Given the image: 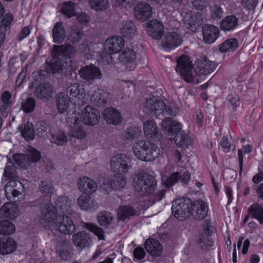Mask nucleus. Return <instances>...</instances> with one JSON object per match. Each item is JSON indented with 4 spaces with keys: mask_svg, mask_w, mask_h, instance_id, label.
Wrapping results in <instances>:
<instances>
[{
    "mask_svg": "<svg viewBox=\"0 0 263 263\" xmlns=\"http://www.w3.org/2000/svg\"><path fill=\"white\" fill-rule=\"evenodd\" d=\"M238 47V41L235 39H229L221 44L219 47V51L222 53L228 51H234Z\"/></svg>",
    "mask_w": 263,
    "mask_h": 263,
    "instance_id": "obj_43",
    "label": "nucleus"
},
{
    "mask_svg": "<svg viewBox=\"0 0 263 263\" xmlns=\"http://www.w3.org/2000/svg\"><path fill=\"white\" fill-rule=\"evenodd\" d=\"M91 8L97 11L105 10L109 7L108 0H89Z\"/></svg>",
    "mask_w": 263,
    "mask_h": 263,
    "instance_id": "obj_51",
    "label": "nucleus"
},
{
    "mask_svg": "<svg viewBox=\"0 0 263 263\" xmlns=\"http://www.w3.org/2000/svg\"><path fill=\"white\" fill-rule=\"evenodd\" d=\"M77 204L81 209L85 211L96 210L98 207V204L93 198L84 194L77 199Z\"/></svg>",
    "mask_w": 263,
    "mask_h": 263,
    "instance_id": "obj_27",
    "label": "nucleus"
},
{
    "mask_svg": "<svg viewBox=\"0 0 263 263\" xmlns=\"http://www.w3.org/2000/svg\"><path fill=\"white\" fill-rule=\"evenodd\" d=\"M78 189L84 194L90 195L97 190V183L90 178L87 176L80 177L77 181Z\"/></svg>",
    "mask_w": 263,
    "mask_h": 263,
    "instance_id": "obj_10",
    "label": "nucleus"
},
{
    "mask_svg": "<svg viewBox=\"0 0 263 263\" xmlns=\"http://www.w3.org/2000/svg\"><path fill=\"white\" fill-rule=\"evenodd\" d=\"M161 126L162 130L168 136H172V134L176 133V132L181 129V125L179 122L172 120L169 117L163 120Z\"/></svg>",
    "mask_w": 263,
    "mask_h": 263,
    "instance_id": "obj_31",
    "label": "nucleus"
},
{
    "mask_svg": "<svg viewBox=\"0 0 263 263\" xmlns=\"http://www.w3.org/2000/svg\"><path fill=\"white\" fill-rule=\"evenodd\" d=\"M182 42V39L178 33H168L162 41V45L164 48L172 50L180 46Z\"/></svg>",
    "mask_w": 263,
    "mask_h": 263,
    "instance_id": "obj_23",
    "label": "nucleus"
},
{
    "mask_svg": "<svg viewBox=\"0 0 263 263\" xmlns=\"http://www.w3.org/2000/svg\"><path fill=\"white\" fill-rule=\"evenodd\" d=\"M191 175L189 172H185L182 175L180 173H174L170 175L165 180V184L167 187H170L174 184L180 179L183 185H187L190 180Z\"/></svg>",
    "mask_w": 263,
    "mask_h": 263,
    "instance_id": "obj_29",
    "label": "nucleus"
},
{
    "mask_svg": "<svg viewBox=\"0 0 263 263\" xmlns=\"http://www.w3.org/2000/svg\"><path fill=\"white\" fill-rule=\"evenodd\" d=\"M144 133L147 138H154L158 135L157 126L154 121H147L144 123Z\"/></svg>",
    "mask_w": 263,
    "mask_h": 263,
    "instance_id": "obj_39",
    "label": "nucleus"
},
{
    "mask_svg": "<svg viewBox=\"0 0 263 263\" xmlns=\"http://www.w3.org/2000/svg\"><path fill=\"white\" fill-rule=\"evenodd\" d=\"M133 149L135 156L144 161H152L160 155V149L156 145L144 140L137 141Z\"/></svg>",
    "mask_w": 263,
    "mask_h": 263,
    "instance_id": "obj_1",
    "label": "nucleus"
},
{
    "mask_svg": "<svg viewBox=\"0 0 263 263\" xmlns=\"http://www.w3.org/2000/svg\"><path fill=\"white\" fill-rule=\"evenodd\" d=\"M238 18L234 15L226 16L220 23V28L224 31L234 30L238 25Z\"/></svg>",
    "mask_w": 263,
    "mask_h": 263,
    "instance_id": "obj_35",
    "label": "nucleus"
},
{
    "mask_svg": "<svg viewBox=\"0 0 263 263\" xmlns=\"http://www.w3.org/2000/svg\"><path fill=\"white\" fill-rule=\"evenodd\" d=\"M193 65L191 58L182 54L177 59L176 70L186 82L190 83L193 82L192 69Z\"/></svg>",
    "mask_w": 263,
    "mask_h": 263,
    "instance_id": "obj_4",
    "label": "nucleus"
},
{
    "mask_svg": "<svg viewBox=\"0 0 263 263\" xmlns=\"http://www.w3.org/2000/svg\"><path fill=\"white\" fill-rule=\"evenodd\" d=\"M72 242L80 250L89 247L92 243L89 233L85 231L77 232L72 235Z\"/></svg>",
    "mask_w": 263,
    "mask_h": 263,
    "instance_id": "obj_12",
    "label": "nucleus"
},
{
    "mask_svg": "<svg viewBox=\"0 0 263 263\" xmlns=\"http://www.w3.org/2000/svg\"><path fill=\"white\" fill-rule=\"evenodd\" d=\"M18 215L16 205L12 203H6L0 209V217L15 219Z\"/></svg>",
    "mask_w": 263,
    "mask_h": 263,
    "instance_id": "obj_30",
    "label": "nucleus"
},
{
    "mask_svg": "<svg viewBox=\"0 0 263 263\" xmlns=\"http://www.w3.org/2000/svg\"><path fill=\"white\" fill-rule=\"evenodd\" d=\"M21 134L27 141L33 140L35 137V133L32 124L29 122L25 124Z\"/></svg>",
    "mask_w": 263,
    "mask_h": 263,
    "instance_id": "obj_49",
    "label": "nucleus"
},
{
    "mask_svg": "<svg viewBox=\"0 0 263 263\" xmlns=\"http://www.w3.org/2000/svg\"><path fill=\"white\" fill-rule=\"evenodd\" d=\"M114 217L112 214L108 212L101 211L97 215V220L99 224L105 228L111 223Z\"/></svg>",
    "mask_w": 263,
    "mask_h": 263,
    "instance_id": "obj_41",
    "label": "nucleus"
},
{
    "mask_svg": "<svg viewBox=\"0 0 263 263\" xmlns=\"http://www.w3.org/2000/svg\"><path fill=\"white\" fill-rule=\"evenodd\" d=\"M11 95L8 91H5L2 95L1 101L3 103L0 110L5 111L12 106V102L10 101Z\"/></svg>",
    "mask_w": 263,
    "mask_h": 263,
    "instance_id": "obj_58",
    "label": "nucleus"
},
{
    "mask_svg": "<svg viewBox=\"0 0 263 263\" xmlns=\"http://www.w3.org/2000/svg\"><path fill=\"white\" fill-rule=\"evenodd\" d=\"M190 214L193 218L198 220L203 219L208 214V208L206 203L202 200L191 202Z\"/></svg>",
    "mask_w": 263,
    "mask_h": 263,
    "instance_id": "obj_11",
    "label": "nucleus"
},
{
    "mask_svg": "<svg viewBox=\"0 0 263 263\" xmlns=\"http://www.w3.org/2000/svg\"><path fill=\"white\" fill-rule=\"evenodd\" d=\"M15 163L22 168H26L29 165L28 159L24 154H15L13 156Z\"/></svg>",
    "mask_w": 263,
    "mask_h": 263,
    "instance_id": "obj_59",
    "label": "nucleus"
},
{
    "mask_svg": "<svg viewBox=\"0 0 263 263\" xmlns=\"http://www.w3.org/2000/svg\"><path fill=\"white\" fill-rule=\"evenodd\" d=\"M67 122L68 123L72 124L71 125L69 131V136L78 139H83L85 137L86 134L85 129L82 125L80 124V120L76 116H72L71 118L67 117Z\"/></svg>",
    "mask_w": 263,
    "mask_h": 263,
    "instance_id": "obj_15",
    "label": "nucleus"
},
{
    "mask_svg": "<svg viewBox=\"0 0 263 263\" xmlns=\"http://www.w3.org/2000/svg\"><path fill=\"white\" fill-rule=\"evenodd\" d=\"M104 120L108 124L118 125L121 122V116L118 111L111 107L105 109L102 112Z\"/></svg>",
    "mask_w": 263,
    "mask_h": 263,
    "instance_id": "obj_26",
    "label": "nucleus"
},
{
    "mask_svg": "<svg viewBox=\"0 0 263 263\" xmlns=\"http://www.w3.org/2000/svg\"><path fill=\"white\" fill-rule=\"evenodd\" d=\"M83 227L96 235L99 240H105L104 231L97 224L91 222H84Z\"/></svg>",
    "mask_w": 263,
    "mask_h": 263,
    "instance_id": "obj_45",
    "label": "nucleus"
},
{
    "mask_svg": "<svg viewBox=\"0 0 263 263\" xmlns=\"http://www.w3.org/2000/svg\"><path fill=\"white\" fill-rule=\"evenodd\" d=\"M199 246L202 249H208L213 246V241L208 235V232L203 233L198 240Z\"/></svg>",
    "mask_w": 263,
    "mask_h": 263,
    "instance_id": "obj_50",
    "label": "nucleus"
},
{
    "mask_svg": "<svg viewBox=\"0 0 263 263\" xmlns=\"http://www.w3.org/2000/svg\"><path fill=\"white\" fill-rule=\"evenodd\" d=\"M24 192V185L20 181L10 180L5 185V193L7 199L11 200L22 195Z\"/></svg>",
    "mask_w": 263,
    "mask_h": 263,
    "instance_id": "obj_9",
    "label": "nucleus"
},
{
    "mask_svg": "<svg viewBox=\"0 0 263 263\" xmlns=\"http://www.w3.org/2000/svg\"><path fill=\"white\" fill-rule=\"evenodd\" d=\"M133 184L136 192L142 195L150 194L155 190L156 181L149 174H138L134 178Z\"/></svg>",
    "mask_w": 263,
    "mask_h": 263,
    "instance_id": "obj_2",
    "label": "nucleus"
},
{
    "mask_svg": "<svg viewBox=\"0 0 263 263\" xmlns=\"http://www.w3.org/2000/svg\"><path fill=\"white\" fill-rule=\"evenodd\" d=\"M191 204L190 199L180 198L175 200L172 208L175 217L180 220L188 217L190 214Z\"/></svg>",
    "mask_w": 263,
    "mask_h": 263,
    "instance_id": "obj_6",
    "label": "nucleus"
},
{
    "mask_svg": "<svg viewBox=\"0 0 263 263\" xmlns=\"http://www.w3.org/2000/svg\"><path fill=\"white\" fill-rule=\"evenodd\" d=\"M136 53L132 49L126 48L119 54V60L125 65L128 70H133L136 67Z\"/></svg>",
    "mask_w": 263,
    "mask_h": 263,
    "instance_id": "obj_18",
    "label": "nucleus"
},
{
    "mask_svg": "<svg viewBox=\"0 0 263 263\" xmlns=\"http://www.w3.org/2000/svg\"><path fill=\"white\" fill-rule=\"evenodd\" d=\"M136 213L135 210L132 207L127 205L120 206L118 211V218L119 220L124 221Z\"/></svg>",
    "mask_w": 263,
    "mask_h": 263,
    "instance_id": "obj_44",
    "label": "nucleus"
},
{
    "mask_svg": "<svg viewBox=\"0 0 263 263\" xmlns=\"http://www.w3.org/2000/svg\"><path fill=\"white\" fill-rule=\"evenodd\" d=\"M218 27L211 25H205L202 27L203 40L206 44L214 43L219 35Z\"/></svg>",
    "mask_w": 263,
    "mask_h": 263,
    "instance_id": "obj_24",
    "label": "nucleus"
},
{
    "mask_svg": "<svg viewBox=\"0 0 263 263\" xmlns=\"http://www.w3.org/2000/svg\"><path fill=\"white\" fill-rule=\"evenodd\" d=\"M124 45L123 37L120 36H112L106 41L104 49L107 54H112L120 51L123 48Z\"/></svg>",
    "mask_w": 263,
    "mask_h": 263,
    "instance_id": "obj_13",
    "label": "nucleus"
},
{
    "mask_svg": "<svg viewBox=\"0 0 263 263\" xmlns=\"http://www.w3.org/2000/svg\"><path fill=\"white\" fill-rule=\"evenodd\" d=\"M83 30L76 25L71 26L68 32L67 40L72 44H76L80 42L84 36Z\"/></svg>",
    "mask_w": 263,
    "mask_h": 263,
    "instance_id": "obj_37",
    "label": "nucleus"
},
{
    "mask_svg": "<svg viewBox=\"0 0 263 263\" xmlns=\"http://www.w3.org/2000/svg\"><path fill=\"white\" fill-rule=\"evenodd\" d=\"M36 132L41 137H45L48 134L51 135L52 133L48 125L44 122H40L36 124Z\"/></svg>",
    "mask_w": 263,
    "mask_h": 263,
    "instance_id": "obj_54",
    "label": "nucleus"
},
{
    "mask_svg": "<svg viewBox=\"0 0 263 263\" xmlns=\"http://www.w3.org/2000/svg\"><path fill=\"white\" fill-rule=\"evenodd\" d=\"M15 228L14 224L7 220L0 221V234L10 235L13 233Z\"/></svg>",
    "mask_w": 263,
    "mask_h": 263,
    "instance_id": "obj_48",
    "label": "nucleus"
},
{
    "mask_svg": "<svg viewBox=\"0 0 263 263\" xmlns=\"http://www.w3.org/2000/svg\"><path fill=\"white\" fill-rule=\"evenodd\" d=\"M3 175L8 179H13L16 177L15 167L12 162L9 161L6 164Z\"/></svg>",
    "mask_w": 263,
    "mask_h": 263,
    "instance_id": "obj_56",
    "label": "nucleus"
},
{
    "mask_svg": "<svg viewBox=\"0 0 263 263\" xmlns=\"http://www.w3.org/2000/svg\"><path fill=\"white\" fill-rule=\"evenodd\" d=\"M41 222L46 228H53L57 216L55 208L48 200H45L40 205Z\"/></svg>",
    "mask_w": 263,
    "mask_h": 263,
    "instance_id": "obj_5",
    "label": "nucleus"
},
{
    "mask_svg": "<svg viewBox=\"0 0 263 263\" xmlns=\"http://www.w3.org/2000/svg\"><path fill=\"white\" fill-rule=\"evenodd\" d=\"M175 135L174 140L177 145L181 147L184 146H186L189 145V137L184 131L181 130V129H179L178 132H176V133L172 134V135Z\"/></svg>",
    "mask_w": 263,
    "mask_h": 263,
    "instance_id": "obj_46",
    "label": "nucleus"
},
{
    "mask_svg": "<svg viewBox=\"0 0 263 263\" xmlns=\"http://www.w3.org/2000/svg\"><path fill=\"white\" fill-rule=\"evenodd\" d=\"M57 107L61 113L67 111L69 105V100H67V98L64 94L60 93L57 97Z\"/></svg>",
    "mask_w": 263,
    "mask_h": 263,
    "instance_id": "obj_47",
    "label": "nucleus"
},
{
    "mask_svg": "<svg viewBox=\"0 0 263 263\" xmlns=\"http://www.w3.org/2000/svg\"><path fill=\"white\" fill-rule=\"evenodd\" d=\"M108 96V93L105 90L98 89L92 93L90 100L97 106H102L106 103Z\"/></svg>",
    "mask_w": 263,
    "mask_h": 263,
    "instance_id": "obj_34",
    "label": "nucleus"
},
{
    "mask_svg": "<svg viewBox=\"0 0 263 263\" xmlns=\"http://www.w3.org/2000/svg\"><path fill=\"white\" fill-rule=\"evenodd\" d=\"M40 191L45 195L52 194L53 191V186L51 182L42 181L39 185Z\"/></svg>",
    "mask_w": 263,
    "mask_h": 263,
    "instance_id": "obj_62",
    "label": "nucleus"
},
{
    "mask_svg": "<svg viewBox=\"0 0 263 263\" xmlns=\"http://www.w3.org/2000/svg\"><path fill=\"white\" fill-rule=\"evenodd\" d=\"M141 134V131L137 127H130L126 130L124 137L128 141H132L138 138Z\"/></svg>",
    "mask_w": 263,
    "mask_h": 263,
    "instance_id": "obj_52",
    "label": "nucleus"
},
{
    "mask_svg": "<svg viewBox=\"0 0 263 263\" xmlns=\"http://www.w3.org/2000/svg\"><path fill=\"white\" fill-rule=\"evenodd\" d=\"M53 93V87L50 83H40L34 91V95L41 100H48Z\"/></svg>",
    "mask_w": 263,
    "mask_h": 263,
    "instance_id": "obj_25",
    "label": "nucleus"
},
{
    "mask_svg": "<svg viewBox=\"0 0 263 263\" xmlns=\"http://www.w3.org/2000/svg\"><path fill=\"white\" fill-rule=\"evenodd\" d=\"M74 9V4L71 2H68L63 5L61 11L68 17H70L76 15Z\"/></svg>",
    "mask_w": 263,
    "mask_h": 263,
    "instance_id": "obj_61",
    "label": "nucleus"
},
{
    "mask_svg": "<svg viewBox=\"0 0 263 263\" xmlns=\"http://www.w3.org/2000/svg\"><path fill=\"white\" fill-rule=\"evenodd\" d=\"M76 52L75 47L67 43L63 45H54L51 53L52 57L68 59L73 58Z\"/></svg>",
    "mask_w": 263,
    "mask_h": 263,
    "instance_id": "obj_14",
    "label": "nucleus"
},
{
    "mask_svg": "<svg viewBox=\"0 0 263 263\" xmlns=\"http://www.w3.org/2000/svg\"><path fill=\"white\" fill-rule=\"evenodd\" d=\"M57 213L58 215H67L72 213V202L65 196H60L56 202Z\"/></svg>",
    "mask_w": 263,
    "mask_h": 263,
    "instance_id": "obj_21",
    "label": "nucleus"
},
{
    "mask_svg": "<svg viewBox=\"0 0 263 263\" xmlns=\"http://www.w3.org/2000/svg\"><path fill=\"white\" fill-rule=\"evenodd\" d=\"M53 227L60 233L65 235L73 234L76 229L73 220L67 215H58Z\"/></svg>",
    "mask_w": 263,
    "mask_h": 263,
    "instance_id": "obj_8",
    "label": "nucleus"
},
{
    "mask_svg": "<svg viewBox=\"0 0 263 263\" xmlns=\"http://www.w3.org/2000/svg\"><path fill=\"white\" fill-rule=\"evenodd\" d=\"M66 31L61 22H57L52 29L54 43L59 44L63 42L66 37Z\"/></svg>",
    "mask_w": 263,
    "mask_h": 263,
    "instance_id": "obj_33",
    "label": "nucleus"
},
{
    "mask_svg": "<svg viewBox=\"0 0 263 263\" xmlns=\"http://www.w3.org/2000/svg\"><path fill=\"white\" fill-rule=\"evenodd\" d=\"M110 167L119 174L126 173L132 167L130 159L125 154L116 155L110 160Z\"/></svg>",
    "mask_w": 263,
    "mask_h": 263,
    "instance_id": "obj_7",
    "label": "nucleus"
},
{
    "mask_svg": "<svg viewBox=\"0 0 263 263\" xmlns=\"http://www.w3.org/2000/svg\"><path fill=\"white\" fill-rule=\"evenodd\" d=\"M215 68L216 65L214 62L205 59L197 62L195 71L198 75L206 76L211 73Z\"/></svg>",
    "mask_w": 263,
    "mask_h": 263,
    "instance_id": "obj_22",
    "label": "nucleus"
},
{
    "mask_svg": "<svg viewBox=\"0 0 263 263\" xmlns=\"http://www.w3.org/2000/svg\"><path fill=\"white\" fill-rule=\"evenodd\" d=\"M210 17L213 20H219L222 18L223 12L221 7L215 4L210 6Z\"/></svg>",
    "mask_w": 263,
    "mask_h": 263,
    "instance_id": "obj_55",
    "label": "nucleus"
},
{
    "mask_svg": "<svg viewBox=\"0 0 263 263\" xmlns=\"http://www.w3.org/2000/svg\"><path fill=\"white\" fill-rule=\"evenodd\" d=\"M111 182L113 186L114 190H119L123 189L126 184L125 178L119 174L118 175H114L111 179Z\"/></svg>",
    "mask_w": 263,
    "mask_h": 263,
    "instance_id": "obj_53",
    "label": "nucleus"
},
{
    "mask_svg": "<svg viewBox=\"0 0 263 263\" xmlns=\"http://www.w3.org/2000/svg\"><path fill=\"white\" fill-rule=\"evenodd\" d=\"M152 9L151 6L146 3H139L135 7L134 15L141 22H144L152 16Z\"/></svg>",
    "mask_w": 263,
    "mask_h": 263,
    "instance_id": "obj_17",
    "label": "nucleus"
},
{
    "mask_svg": "<svg viewBox=\"0 0 263 263\" xmlns=\"http://www.w3.org/2000/svg\"><path fill=\"white\" fill-rule=\"evenodd\" d=\"M120 32L123 37L130 39L135 34L136 28L132 22L124 21L122 23Z\"/></svg>",
    "mask_w": 263,
    "mask_h": 263,
    "instance_id": "obj_38",
    "label": "nucleus"
},
{
    "mask_svg": "<svg viewBox=\"0 0 263 263\" xmlns=\"http://www.w3.org/2000/svg\"><path fill=\"white\" fill-rule=\"evenodd\" d=\"M183 21L186 27L192 30L196 29L201 24L200 21L195 14H187L184 17Z\"/></svg>",
    "mask_w": 263,
    "mask_h": 263,
    "instance_id": "obj_42",
    "label": "nucleus"
},
{
    "mask_svg": "<svg viewBox=\"0 0 263 263\" xmlns=\"http://www.w3.org/2000/svg\"><path fill=\"white\" fill-rule=\"evenodd\" d=\"M35 106V100L30 97L22 103L21 108L26 113H30L33 111Z\"/></svg>",
    "mask_w": 263,
    "mask_h": 263,
    "instance_id": "obj_60",
    "label": "nucleus"
},
{
    "mask_svg": "<svg viewBox=\"0 0 263 263\" xmlns=\"http://www.w3.org/2000/svg\"><path fill=\"white\" fill-rule=\"evenodd\" d=\"M79 74L81 78L88 82L102 78L99 68L91 64L82 68L79 70Z\"/></svg>",
    "mask_w": 263,
    "mask_h": 263,
    "instance_id": "obj_16",
    "label": "nucleus"
},
{
    "mask_svg": "<svg viewBox=\"0 0 263 263\" xmlns=\"http://www.w3.org/2000/svg\"><path fill=\"white\" fill-rule=\"evenodd\" d=\"M82 116L85 124L93 126L98 122L100 113L97 109L91 106L87 105L85 107Z\"/></svg>",
    "mask_w": 263,
    "mask_h": 263,
    "instance_id": "obj_20",
    "label": "nucleus"
},
{
    "mask_svg": "<svg viewBox=\"0 0 263 263\" xmlns=\"http://www.w3.org/2000/svg\"><path fill=\"white\" fill-rule=\"evenodd\" d=\"M145 109L146 112L155 116H158L166 113L168 115L175 116L174 110L169 106H166L164 102L155 97L146 100Z\"/></svg>",
    "mask_w": 263,
    "mask_h": 263,
    "instance_id": "obj_3",
    "label": "nucleus"
},
{
    "mask_svg": "<svg viewBox=\"0 0 263 263\" xmlns=\"http://www.w3.org/2000/svg\"><path fill=\"white\" fill-rule=\"evenodd\" d=\"M67 141V138L65 134L60 131L57 134L51 133V141L57 145H62Z\"/></svg>",
    "mask_w": 263,
    "mask_h": 263,
    "instance_id": "obj_57",
    "label": "nucleus"
},
{
    "mask_svg": "<svg viewBox=\"0 0 263 263\" xmlns=\"http://www.w3.org/2000/svg\"><path fill=\"white\" fill-rule=\"evenodd\" d=\"M80 87V84L74 83L69 85L67 88L66 96L69 98V101L74 105L79 103L82 96Z\"/></svg>",
    "mask_w": 263,
    "mask_h": 263,
    "instance_id": "obj_32",
    "label": "nucleus"
},
{
    "mask_svg": "<svg viewBox=\"0 0 263 263\" xmlns=\"http://www.w3.org/2000/svg\"><path fill=\"white\" fill-rule=\"evenodd\" d=\"M146 30L149 36L155 40H159L164 35V26L158 20H152L147 24Z\"/></svg>",
    "mask_w": 263,
    "mask_h": 263,
    "instance_id": "obj_19",
    "label": "nucleus"
},
{
    "mask_svg": "<svg viewBox=\"0 0 263 263\" xmlns=\"http://www.w3.org/2000/svg\"><path fill=\"white\" fill-rule=\"evenodd\" d=\"M54 61L52 62L49 66V70L52 73H60L62 71V65L61 58L53 57Z\"/></svg>",
    "mask_w": 263,
    "mask_h": 263,
    "instance_id": "obj_63",
    "label": "nucleus"
},
{
    "mask_svg": "<svg viewBox=\"0 0 263 263\" xmlns=\"http://www.w3.org/2000/svg\"><path fill=\"white\" fill-rule=\"evenodd\" d=\"M228 101L229 103V107L233 111H235L236 108L239 106L240 99L239 96L236 94H231L228 97Z\"/></svg>",
    "mask_w": 263,
    "mask_h": 263,
    "instance_id": "obj_64",
    "label": "nucleus"
},
{
    "mask_svg": "<svg viewBox=\"0 0 263 263\" xmlns=\"http://www.w3.org/2000/svg\"><path fill=\"white\" fill-rule=\"evenodd\" d=\"M144 248L148 253L153 256H159L162 251V247L159 241L153 238H149L145 241Z\"/></svg>",
    "mask_w": 263,
    "mask_h": 263,
    "instance_id": "obj_28",
    "label": "nucleus"
},
{
    "mask_svg": "<svg viewBox=\"0 0 263 263\" xmlns=\"http://www.w3.org/2000/svg\"><path fill=\"white\" fill-rule=\"evenodd\" d=\"M248 213L252 218L257 219L260 224H263V208L261 205L253 204L248 209Z\"/></svg>",
    "mask_w": 263,
    "mask_h": 263,
    "instance_id": "obj_40",
    "label": "nucleus"
},
{
    "mask_svg": "<svg viewBox=\"0 0 263 263\" xmlns=\"http://www.w3.org/2000/svg\"><path fill=\"white\" fill-rule=\"evenodd\" d=\"M16 247V245L12 238H2L0 240V252L3 255L12 253Z\"/></svg>",
    "mask_w": 263,
    "mask_h": 263,
    "instance_id": "obj_36",
    "label": "nucleus"
}]
</instances>
